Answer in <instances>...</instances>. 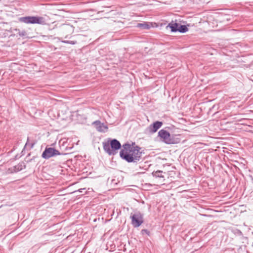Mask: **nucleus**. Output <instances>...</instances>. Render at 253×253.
<instances>
[{
    "label": "nucleus",
    "instance_id": "f257e3e1",
    "mask_svg": "<svg viewBox=\"0 0 253 253\" xmlns=\"http://www.w3.org/2000/svg\"><path fill=\"white\" fill-rule=\"evenodd\" d=\"M123 147V149L120 152V157L128 163H137L141 159L142 152L139 146L126 143Z\"/></svg>",
    "mask_w": 253,
    "mask_h": 253
},
{
    "label": "nucleus",
    "instance_id": "ddd939ff",
    "mask_svg": "<svg viewBox=\"0 0 253 253\" xmlns=\"http://www.w3.org/2000/svg\"><path fill=\"white\" fill-rule=\"evenodd\" d=\"M163 171L162 170H157L156 171H153L152 173V175L154 177H160V178H163L164 176L162 175Z\"/></svg>",
    "mask_w": 253,
    "mask_h": 253
},
{
    "label": "nucleus",
    "instance_id": "1a4fd4ad",
    "mask_svg": "<svg viewBox=\"0 0 253 253\" xmlns=\"http://www.w3.org/2000/svg\"><path fill=\"white\" fill-rule=\"evenodd\" d=\"M178 26L179 24L176 22H174L173 21H172L168 24L167 27H169V28H170L171 32H177V30H178Z\"/></svg>",
    "mask_w": 253,
    "mask_h": 253
},
{
    "label": "nucleus",
    "instance_id": "f3484780",
    "mask_svg": "<svg viewBox=\"0 0 253 253\" xmlns=\"http://www.w3.org/2000/svg\"><path fill=\"white\" fill-rule=\"evenodd\" d=\"M34 143L31 144V148H33L34 147Z\"/></svg>",
    "mask_w": 253,
    "mask_h": 253
},
{
    "label": "nucleus",
    "instance_id": "39448f33",
    "mask_svg": "<svg viewBox=\"0 0 253 253\" xmlns=\"http://www.w3.org/2000/svg\"><path fill=\"white\" fill-rule=\"evenodd\" d=\"M131 224L135 227L140 226L143 222V215L139 211L131 214Z\"/></svg>",
    "mask_w": 253,
    "mask_h": 253
},
{
    "label": "nucleus",
    "instance_id": "6e6552de",
    "mask_svg": "<svg viewBox=\"0 0 253 253\" xmlns=\"http://www.w3.org/2000/svg\"><path fill=\"white\" fill-rule=\"evenodd\" d=\"M163 123L162 122L156 121L152 125H150L147 128L148 131L150 133H154L156 132L162 126Z\"/></svg>",
    "mask_w": 253,
    "mask_h": 253
},
{
    "label": "nucleus",
    "instance_id": "7ed1b4c3",
    "mask_svg": "<svg viewBox=\"0 0 253 253\" xmlns=\"http://www.w3.org/2000/svg\"><path fill=\"white\" fill-rule=\"evenodd\" d=\"M20 22L26 24H38L40 25L46 24L45 18L41 16H28L20 17L19 19Z\"/></svg>",
    "mask_w": 253,
    "mask_h": 253
},
{
    "label": "nucleus",
    "instance_id": "dca6fc26",
    "mask_svg": "<svg viewBox=\"0 0 253 253\" xmlns=\"http://www.w3.org/2000/svg\"><path fill=\"white\" fill-rule=\"evenodd\" d=\"M141 233L142 234H143L144 233H146V234L149 235V231L148 230H147V229H143L141 231Z\"/></svg>",
    "mask_w": 253,
    "mask_h": 253
},
{
    "label": "nucleus",
    "instance_id": "4468645a",
    "mask_svg": "<svg viewBox=\"0 0 253 253\" xmlns=\"http://www.w3.org/2000/svg\"><path fill=\"white\" fill-rule=\"evenodd\" d=\"M14 31L16 32L17 34H18L21 37H25L27 36V33L25 31H20L19 29H15Z\"/></svg>",
    "mask_w": 253,
    "mask_h": 253
},
{
    "label": "nucleus",
    "instance_id": "0eeeda50",
    "mask_svg": "<svg viewBox=\"0 0 253 253\" xmlns=\"http://www.w3.org/2000/svg\"><path fill=\"white\" fill-rule=\"evenodd\" d=\"M92 124L94 126L98 131L105 132L108 129V126L104 125V123H101L99 121H94Z\"/></svg>",
    "mask_w": 253,
    "mask_h": 253
},
{
    "label": "nucleus",
    "instance_id": "2eb2a0df",
    "mask_svg": "<svg viewBox=\"0 0 253 253\" xmlns=\"http://www.w3.org/2000/svg\"><path fill=\"white\" fill-rule=\"evenodd\" d=\"M62 42L66 43H70L71 44H75L76 43V42L72 41H63Z\"/></svg>",
    "mask_w": 253,
    "mask_h": 253
},
{
    "label": "nucleus",
    "instance_id": "20e7f679",
    "mask_svg": "<svg viewBox=\"0 0 253 253\" xmlns=\"http://www.w3.org/2000/svg\"><path fill=\"white\" fill-rule=\"evenodd\" d=\"M60 152L52 147H46L44 151L42 152V156L45 159H48L51 157L60 155Z\"/></svg>",
    "mask_w": 253,
    "mask_h": 253
},
{
    "label": "nucleus",
    "instance_id": "9b49d317",
    "mask_svg": "<svg viewBox=\"0 0 253 253\" xmlns=\"http://www.w3.org/2000/svg\"><path fill=\"white\" fill-rule=\"evenodd\" d=\"M137 27L141 29H149L150 28L151 26L147 23L144 22L143 23H138L137 25Z\"/></svg>",
    "mask_w": 253,
    "mask_h": 253
},
{
    "label": "nucleus",
    "instance_id": "9d476101",
    "mask_svg": "<svg viewBox=\"0 0 253 253\" xmlns=\"http://www.w3.org/2000/svg\"><path fill=\"white\" fill-rule=\"evenodd\" d=\"M26 168V166L24 163H20L18 164L17 165L14 167V171H20Z\"/></svg>",
    "mask_w": 253,
    "mask_h": 253
},
{
    "label": "nucleus",
    "instance_id": "a211bd4d",
    "mask_svg": "<svg viewBox=\"0 0 253 253\" xmlns=\"http://www.w3.org/2000/svg\"><path fill=\"white\" fill-rule=\"evenodd\" d=\"M28 140H29V138L28 137L27 141H28ZM28 145V142H27V143H26L25 146H27V145Z\"/></svg>",
    "mask_w": 253,
    "mask_h": 253
},
{
    "label": "nucleus",
    "instance_id": "f8f14e48",
    "mask_svg": "<svg viewBox=\"0 0 253 253\" xmlns=\"http://www.w3.org/2000/svg\"><path fill=\"white\" fill-rule=\"evenodd\" d=\"M178 30H177V32H179L181 33H184L187 32L188 30V29L186 25L179 24Z\"/></svg>",
    "mask_w": 253,
    "mask_h": 253
},
{
    "label": "nucleus",
    "instance_id": "f03ea898",
    "mask_svg": "<svg viewBox=\"0 0 253 253\" xmlns=\"http://www.w3.org/2000/svg\"><path fill=\"white\" fill-rule=\"evenodd\" d=\"M103 149L109 155H114L117 153L116 151L121 148L120 142L117 139H114L110 142L103 143Z\"/></svg>",
    "mask_w": 253,
    "mask_h": 253
},
{
    "label": "nucleus",
    "instance_id": "423d86ee",
    "mask_svg": "<svg viewBox=\"0 0 253 253\" xmlns=\"http://www.w3.org/2000/svg\"><path fill=\"white\" fill-rule=\"evenodd\" d=\"M158 136L162 139L163 142L167 144H170L175 143L173 139L171 138L170 133L166 130H160L158 132Z\"/></svg>",
    "mask_w": 253,
    "mask_h": 253
}]
</instances>
